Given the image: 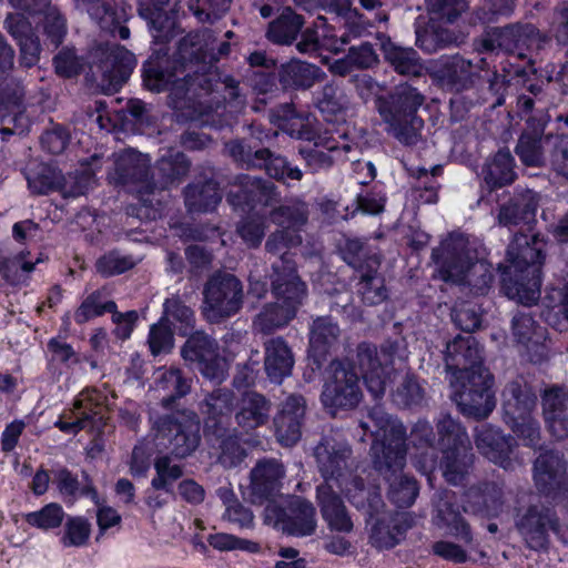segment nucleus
I'll return each instance as SVG.
<instances>
[{
	"label": "nucleus",
	"instance_id": "16",
	"mask_svg": "<svg viewBox=\"0 0 568 568\" xmlns=\"http://www.w3.org/2000/svg\"><path fill=\"white\" fill-rule=\"evenodd\" d=\"M182 356L187 362L197 363L203 376L211 381L221 382L226 375V361L217 356L213 342L202 333L186 341Z\"/></svg>",
	"mask_w": 568,
	"mask_h": 568
},
{
	"label": "nucleus",
	"instance_id": "63",
	"mask_svg": "<svg viewBox=\"0 0 568 568\" xmlns=\"http://www.w3.org/2000/svg\"><path fill=\"white\" fill-rule=\"evenodd\" d=\"M239 233L247 245L256 246L264 236V223L261 220L250 219L240 225Z\"/></svg>",
	"mask_w": 568,
	"mask_h": 568
},
{
	"label": "nucleus",
	"instance_id": "18",
	"mask_svg": "<svg viewBox=\"0 0 568 568\" xmlns=\"http://www.w3.org/2000/svg\"><path fill=\"white\" fill-rule=\"evenodd\" d=\"M287 518L275 505L270 504L265 509V520L275 527L295 536H307L314 532L316 527L315 509L311 503L304 500L295 501Z\"/></svg>",
	"mask_w": 568,
	"mask_h": 568
},
{
	"label": "nucleus",
	"instance_id": "2",
	"mask_svg": "<svg viewBox=\"0 0 568 568\" xmlns=\"http://www.w3.org/2000/svg\"><path fill=\"white\" fill-rule=\"evenodd\" d=\"M446 367L462 412L476 418L488 416L495 406L491 376L481 366L480 348L474 337L458 336L447 344Z\"/></svg>",
	"mask_w": 568,
	"mask_h": 568
},
{
	"label": "nucleus",
	"instance_id": "28",
	"mask_svg": "<svg viewBox=\"0 0 568 568\" xmlns=\"http://www.w3.org/2000/svg\"><path fill=\"white\" fill-rule=\"evenodd\" d=\"M136 64L134 55L123 47H114L104 61V77L111 90L120 87Z\"/></svg>",
	"mask_w": 568,
	"mask_h": 568
},
{
	"label": "nucleus",
	"instance_id": "53",
	"mask_svg": "<svg viewBox=\"0 0 568 568\" xmlns=\"http://www.w3.org/2000/svg\"><path fill=\"white\" fill-rule=\"evenodd\" d=\"M44 32L51 43L58 45L65 34V20L55 8H48L43 20Z\"/></svg>",
	"mask_w": 568,
	"mask_h": 568
},
{
	"label": "nucleus",
	"instance_id": "24",
	"mask_svg": "<svg viewBox=\"0 0 568 568\" xmlns=\"http://www.w3.org/2000/svg\"><path fill=\"white\" fill-rule=\"evenodd\" d=\"M271 219L281 230H276L267 241L270 251H280L283 246H294L301 242L296 231L304 222L303 213L293 214L288 207H281L271 213Z\"/></svg>",
	"mask_w": 568,
	"mask_h": 568
},
{
	"label": "nucleus",
	"instance_id": "59",
	"mask_svg": "<svg viewBox=\"0 0 568 568\" xmlns=\"http://www.w3.org/2000/svg\"><path fill=\"white\" fill-rule=\"evenodd\" d=\"M111 314L112 322L115 325L114 334L122 339L129 338L135 327L139 317L138 313L135 311L121 313L115 308Z\"/></svg>",
	"mask_w": 568,
	"mask_h": 568
},
{
	"label": "nucleus",
	"instance_id": "19",
	"mask_svg": "<svg viewBox=\"0 0 568 568\" xmlns=\"http://www.w3.org/2000/svg\"><path fill=\"white\" fill-rule=\"evenodd\" d=\"M78 8L88 12L90 18L105 32L114 34L123 40L130 37V30L122 23L126 20L123 4L114 0H75Z\"/></svg>",
	"mask_w": 568,
	"mask_h": 568
},
{
	"label": "nucleus",
	"instance_id": "39",
	"mask_svg": "<svg viewBox=\"0 0 568 568\" xmlns=\"http://www.w3.org/2000/svg\"><path fill=\"white\" fill-rule=\"evenodd\" d=\"M155 476L151 486L158 490L172 491L173 483L183 475L181 466L168 456H160L154 462Z\"/></svg>",
	"mask_w": 568,
	"mask_h": 568
},
{
	"label": "nucleus",
	"instance_id": "56",
	"mask_svg": "<svg viewBox=\"0 0 568 568\" xmlns=\"http://www.w3.org/2000/svg\"><path fill=\"white\" fill-rule=\"evenodd\" d=\"M265 169L270 176L278 180H300L302 178L301 170L297 168H291L287 161L282 156H270Z\"/></svg>",
	"mask_w": 568,
	"mask_h": 568
},
{
	"label": "nucleus",
	"instance_id": "38",
	"mask_svg": "<svg viewBox=\"0 0 568 568\" xmlns=\"http://www.w3.org/2000/svg\"><path fill=\"white\" fill-rule=\"evenodd\" d=\"M221 201L216 185L212 182L203 186H190L185 193V202L190 211L206 212L214 209Z\"/></svg>",
	"mask_w": 568,
	"mask_h": 568
},
{
	"label": "nucleus",
	"instance_id": "48",
	"mask_svg": "<svg viewBox=\"0 0 568 568\" xmlns=\"http://www.w3.org/2000/svg\"><path fill=\"white\" fill-rule=\"evenodd\" d=\"M283 467L275 460L260 463L252 470V485L256 489L268 487L283 476Z\"/></svg>",
	"mask_w": 568,
	"mask_h": 568
},
{
	"label": "nucleus",
	"instance_id": "5",
	"mask_svg": "<svg viewBox=\"0 0 568 568\" xmlns=\"http://www.w3.org/2000/svg\"><path fill=\"white\" fill-rule=\"evenodd\" d=\"M280 265H274L273 294L276 300L267 304L254 321L255 329L268 333L280 328L292 321L302 298L305 286L295 274L294 264L283 257Z\"/></svg>",
	"mask_w": 568,
	"mask_h": 568
},
{
	"label": "nucleus",
	"instance_id": "21",
	"mask_svg": "<svg viewBox=\"0 0 568 568\" xmlns=\"http://www.w3.org/2000/svg\"><path fill=\"white\" fill-rule=\"evenodd\" d=\"M517 526L529 547L534 549L545 547L548 531H557L558 528L557 520L549 510L539 511L537 508L529 509L520 517Z\"/></svg>",
	"mask_w": 568,
	"mask_h": 568
},
{
	"label": "nucleus",
	"instance_id": "61",
	"mask_svg": "<svg viewBox=\"0 0 568 568\" xmlns=\"http://www.w3.org/2000/svg\"><path fill=\"white\" fill-rule=\"evenodd\" d=\"M453 320L463 331L471 332L480 326V315L471 307L462 305L454 310Z\"/></svg>",
	"mask_w": 568,
	"mask_h": 568
},
{
	"label": "nucleus",
	"instance_id": "55",
	"mask_svg": "<svg viewBox=\"0 0 568 568\" xmlns=\"http://www.w3.org/2000/svg\"><path fill=\"white\" fill-rule=\"evenodd\" d=\"M314 149L307 151L306 161L310 166L313 169H320L328 166L332 163L331 156L323 151V149L327 151H334L338 149L337 143L335 144L333 141L320 139L318 142H315Z\"/></svg>",
	"mask_w": 568,
	"mask_h": 568
},
{
	"label": "nucleus",
	"instance_id": "37",
	"mask_svg": "<svg viewBox=\"0 0 568 568\" xmlns=\"http://www.w3.org/2000/svg\"><path fill=\"white\" fill-rule=\"evenodd\" d=\"M303 21L290 8L283 10L281 17L271 23L267 36L276 43H290L300 31Z\"/></svg>",
	"mask_w": 568,
	"mask_h": 568
},
{
	"label": "nucleus",
	"instance_id": "10",
	"mask_svg": "<svg viewBox=\"0 0 568 568\" xmlns=\"http://www.w3.org/2000/svg\"><path fill=\"white\" fill-rule=\"evenodd\" d=\"M439 446L444 453L443 475L450 484H458L468 459L469 440L459 424L449 416L438 422Z\"/></svg>",
	"mask_w": 568,
	"mask_h": 568
},
{
	"label": "nucleus",
	"instance_id": "60",
	"mask_svg": "<svg viewBox=\"0 0 568 568\" xmlns=\"http://www.w3.org/2000/svg\"><path fill=\"white\" fill-rule=\"evenodd\" d=\"M57 72L62 77H72L81 70V62L72 50L61 51L54 59Z\"/></svg>",
	"mask_w": 568,
	"mask_h": 568
},
{
	"label": "nucleus",
	"instance_id": "54",
	"mask_svg": "<svg viewBox=\"0 0 568 568\" xmlns=\"http://www.w3.org/2000/svg\"><path fill=\"white\" fill-rule=\"evenodd\" d=\"M473 64L459 57L447 58L444 61L440 77L449 81H459L471 73Z\"/></svg>",
	"mask_w": 568,
	"mask_h": 568
},
{
	"label": "nucleus",
	"instance_id": "40",
	"mask_svg": "<svg viewBox=\"0 0 568 568\" xmlns=\"http://www.w3.org/2000/svg\"><path fill=\"white\" fill-rule=\"evenodd\" d=\"M64 510L61 505L50 503L37 511L24 515L26 521L38 529L49 530L58 528L64 519Z\"/></svg>",
	"mask_w": 568,
	"mask_h": 568
},
{
	"label": "nucleus",
	"instance_id": "43",
	"mask_svg": "<svg viewBox=\"0 0 568 568\" xmlns=\"http://www.w3.org/2000/svg\"><path fill=\"white\" fill-rule=\"evenodd\" d=\"M115 308L116 305L113 301H106L101 292H94L82 302L75 312L74 318L78 323L82 324L105 312L111 313Z\"/></svg>",
	"mask_w": 568,
	"mask_h": 568
},
{
	"label": "nucleus",
	"instance_id": "6",
	"mask_svg": "<svg viewBox=\"0 0 568 568\" xmlns=\"http://www.w3.org/2000/svg\"><path fill=\"white\" fill-rule=\"evenodd\" d=\"M14 52L0 34V132L7 134H23L28 131L30 121L22 106L23 90L19 83L8 80L13 67Z\"/></svg>",
	"mask_w": 568,
	"mask_h": 568
},
{
	"label": "nucleus",
	"instance_id": "57",
	"mask_svg": "<svg viewBox=\"0 0 568 568\" xmlns=\"http://www.w3.org/2000/svg\"><path fill=\"white\" fill-rule=\"evenodd\" d=\"M133 266V261L118 254H109L100 258L97 263L98 271L105 276L120 274Z\"/></svg>",
	"mask_w": 568,
	"mask_h": 568
},
{
	"label": "nucleus",
	"instance_id": "62",
	"mask_svg": "<svg viewBox=\"0 0 568 568\" xmlns=\"http://www.w3.org/2000/svg\"><path fill=\"white\" fill-rule=\"evenodd\" d=\"M345 106V100L342 93L333 85L324 88L323 98L318 100L320 110L325 113H339Z\"/></svg>",
	"mask_w": 568,
	"mask_h": 568
},
{
	"label": "nucleus",
	"instance_id": "34",
	"mask_svg": "<svg viewBox=\"0 0 568 568\" xmlns=\"http://www.w3.org/2000/svg\"><path fill=\"white\" fill-rule=\"evenodd\" d=\"M155 378V390L161 396L164 405H169L175 398L185 395L190 389L187 381L181 376L179 369H159Z\"/></svg>",
	"mask_w": 568,
	"mask_h": 568
},
{
	"label": "nucleus",
	"instance_id": "46",
	"mask_svg": "<svg viewBox=\"0 0 568 568\" xmlns=\"http://www.w3.org/2000/svg\"><path fill=\"white\" fill-rule=\"evenodd\" d=\"M230 0H196L190 3V10L200 22L219 19L229 8Z\"/></svg>",
	"mask_w": 568,
	"mask_h": 568
},
{
	"label": "nucleus",
	"instance_id": "20",
	"mask_svg": "<svg viewBox=\"0 0 568 568\" xmlns=\"http://www.w3.org/2000/svg\"><path fill=\"white\" fill-rule=\"evenodd\" d=\"M358 364L369 393L374 397L383 395L390 381V371L387 368L388 355L385 353L378 355L376 349L368 346L361 347Z\"/></svg>",
	"mask_w": 568,
	"mask_h": 568
},
{
	"label": "nucleus",
	"instance_id": "47",
	"mask_svg": "<svg viewBox=\"0 0 568 568\" xmlns=\"http://www.w3.org/2000/svg\"><path fill=\"white\" fill-rule=\"evenodd\" d=\"M220 496L223 498L226 506L223 518L230 523L237 525L241 528L251 527L253 524V514L241 506L235 500H232V494L227 490H220Z\"/></svg>",
	"mask_w": 568,
	"mask_h": 568
},
{
	"label": "nucleus",
	"instance_id": "3",
	"mask_svg": "<svg viewBox=\"0 0 568 568\" xmlns=\"http://www.w3.org/2000/svg\"><path fill=\"white\" fill-rule=\"evenodd\" d=\"M369 418L375 428L372 429L375 465L381 471L384 468L390 471V476H387L390 499L398 507H408L414 503L418 489L415 480L400 473L405 455L403 426L378 408L371 413Z\"/></svg>",
	"mask_w": 568,
	"mask_h": 568
},
{
	"label": "nucleus",
	"instance_id": "29",
	"mask_svg": "<svg viewBox=\"0 0 568 568\" xmlns=\"http://www.w3.org/2000/svg\"><path fill=\"white\" fill-rule=\"evenodd\" d=\"M513 168L514 159L510 152L508 150H500L487 162L481 171V175L488 186L499 187L515 180Z\"/></svg>",
	"mask_w": 568,
	"mask_h": 568
},
{
	"label": "nucleus",
	"instance_id": "52",
	"mask_svg": "<svg viewBox=\"0 0 568 568\" xmlns=\"http://www.w3.org/2000/svg\"><path fill=\"white\" fill-rule=\"evenodd\" d=\"M358 285V292L367 304H378L386 297L383 281L377 275L364 276Z\"/></svg>",
	"mask_w": 568,
	"mask_h": 568
},
{
	"label": "nucleus",
	"instance_id": "32",
	"mask_svg": "<svg viewBox=\"0 0 568 568\" xmlns=\"http://www.w3.org/2000/svg\"><path fill=\"white\" fill-rule=\"evenodd\" d=\"M268 416V405L257 394H246L240 404L236 420L244 429H253L263 425Z\"/></svg>",
	"mask_w": 568,
	"mask_h": 568
},
{
	"label": "nucleus",
	"instance_id": "44",
	"mask_svg": "<svg viewBox=\"0 0 568 568\" xmlns=\"http://www.w3.org/2000/svg\"><path fill=\"white\" fill-rule=\"evenodd\" d=\"M91 532L89 521L82 517L69 518L64 526L61 542L65 547H81L87 544Z\"/></svg>",
	"mask_w": 568,
	"mask_h": 568
},
{
	"label": "nucleus",
	"instance_id": "41",
	"mask_svg": "<svg viewBox=\"0 0 568 568\" xmlns=\"http://www.w3.org/2000/svg\"><path fill=\"white\" fill-rule=\"evenodd\" d=\"M320 77V70L313 64L303 61H292L284 67L282 79L285 83L298 87H311Z\"/></svg>",
	"mask_w": 568,
	"mask_h": 568
},
{
	"label": "nucleus",
	"instance_id": "31",
	"mask_svg": "<svg viewBox=\"0 0 568 568\" xmlns=\"http://www.w3.org/2000/svg\"><path fill=\"white\" fill-rule=\"evenodd\" d=\"M29 252H20L10 257L0 254V274L12 284L24 282L38 263L43 260L41 256L30 258Z\"/></svg>",
	"mask_w": 568,
	"mask_h": 568
},
{
	"label": "nucleus",
	"instance_id": "11",
	"mask_svg": "<svg viewBox=\"0 0 568 568\" xmlns=\"http://www.w3.org/2000/svg\"><path fill=\"white\" fill-rule=\"evenodd\" d=\"M242 297V286L235 276H213L204 291L203 314L210 322L231 316L241 308Z\"/></svg>",
	"mask_w": 568,
	"mask_h": 568
},
{
	"label": "nucleus",
	"instance_id": "7",
	"mask_svg": "<svg viewBox=\"0 0 568 568\" xmlns=\"http://www.w3.org/2000/svg\"><path fill=\"white\" fill-rule=\"evenodd\" d=\"M422 103V95L408 87L399 88L390 101L379 102L378 110L382 118L394 135L405 144H414L418 139L423 121L415 115V112Z\"/></svg>",
	"mask_w": 568,
	"mask_h": 568
},
{
	"label": "nucleus",
	"instance_id": "13",
	"mask_svg": "<svg viewBox=\"0 0 568 568\" xmlns=\"http://www.w3.org/2000/svg\"><path fill=\"white\" fill-rule=\"evenodd\" d=\"M357 375L351 365L341 362L331 364V376L324 385L322 402L329 408L353 407L361 399Z\"/></svg>",
	"mask_w": 568,
	"mask_h": 568
},
{
	"label": "nucleus",
	"instance_id": "30",
	"mask_svg": "<svg viewBox=\"0 0 568 568\" xmlns=\"http://www.w3.org/2000/svg\"><path fill=\"white\" fill-rule=\"evenodd\" d=\"M339 334L338 326L328 317L314 321L310 337V356L320 364V357L336 342Z\"/></svg>",
	"mask_w": 568,
	"mask_h": 568
},
{
	"label": "nucleus",
	"instance_id": "22",
	"mask_svg": "<svg viewBox=\"0 0 568 568\" xmlns=\"http://www.w3.org/2000/svg\"><path fill=\"white\" fill-rule=\"evenodd\" d=\"M304 416V399L291 396L275 418L276 436L285 446L294 445L301 437V420Z\"/></svg>",
	"mask_w": 568,
	"mask_h": 568
},
{
	"label": "nucleus",
	"instance_id": "64",
	"mask_svg": "<svg viewBox=\"0 0 568 568\" xmlns=\"http://www.w3.org/2000/svg\"><path fill=\"white\" fill-rule=\"evenodd\" d=\"M69 141V135L62 128H55L51 131L45 132L41 138L42 146L50 153H61Z\"/></svg>",
	"mask_w": 568,
	"mask_h": 568
},
{
	"label": "nucleus",
	"instance_id": "36",
	"mask_svg": "<svg viewBox=\"0 0 568 568\" xmlns=\"http://www.w3.org/2000/svg\"><path fill=\"white\" fill-rule=\"evenodd\" d=\"M385 57L400 74L419 75L423 70L417 53L413 49L389 44L385 47Z\"/></svg>",
	"mask_w": 568,
	"mask_h": 568
},
{
	"label": "nucleus",
	"instance_id": "17",
	"mask_svg": "<svg viewBox=\"0 0 568 568\" xmlns=\"http://www.w3.org/2000/svg\"><path fill=\"white\" fill-rule=\"evenodd\" d=\"M442 250L447 252V260L440 265L439 274L444 281L463 282L469 278L471 274L486 273L487 267L480 261H475L470 256V250L463 237L454 240L452 243H443Z\"/></svg>",
	"mask_w": 568,
	"mask_h": 568
},
{
	"label": "nucleus",
	"instance_id": "14",
	"mask_svg": "<svg viewBox=\"0 0 568 568\" xmlns=\"http://www.w3.org/2000/svg\"><path fill=\"white\" fill-rule=\"evenodd\" d=\"M103 409V395L95 389H85L75 398L73 407L64 412L54 425L63 433L77 434L102 422Z\"/></svg>",
	"mask_w": 568,
	"mask_h": 568
},
{
	"label": "nucleus",
	"instance_id": "27",
	"mask_svg": "<svg viewBox=\"0 0 568 568\" xmlns=\"http://www.w3.org/2000/svg\"><path fill=\"white\" fill-rule=\"evenodd\" d=\"M566 465L562 458L554 453L540 455L535 463L536 485L542 491H549L565 479Z\"/></svg>",
	"mask_w": 568,
	"mask_h": 568
},
{
	"label": "nucleus",
	"instance_id": "25",
	"mask_svg": "<svg viewBox=\"0 0 568 568\" xmlns=\"http://www.w3.org/2000/svg\"><path fill=\"white\" fill-rule=\"evenodd\" d=\"M264 367L267 376L277 383L288 376L294 365L292 349L283 338L268 339L265 345Z\"/></svg>",
	"mask_w": 568,
	"mask_h": 568
},
{
	"label": "nucleus",
	"instance_id": "49",
	"mask_svg": "<svg viewBox=\"0 0 568 568\" xmlns=\"http://www.w3.org/2000/svg\"><path fill=\"white\" fill-rule=\"evenodd\" d=\"M149 345L152 354L168 352L173 347V334L166 318H161L150 329Z\"/></svg>",
	"mask_w": 568,
	"mask_h": 568
},
{
	"label": "nucleus",
	"instance_id": "51",
	"mask_svg": "<svg viewBox=\"0 0 568 568\" xmlns=\"http://www.w3.org/2000/svg\"><path fill=\"white\" fill-rule=\"evenodd\" d=\"M162 318H166L168 323H170V318L179 321L181 323L179 329L183 335H186L193 327V312L175 298L166 300L164 303V316Z\"/></svg>",
	"mask_w": 568,
	"mask_h": 568
},
{
	"label": "nucleus",
	"instance_id": "58",
	"mask_svg": "<svg viewBox=\"0 0 568 568\" xmlns=\"http://www.w3.org/2000/svg\"><path fill=\"white\" fill-rule=\"evenodd\" d=\"M516 152L526 165L539 166L542 164L539 144L536 140H532L529 136L520 138Z\"/></svg>",
	"mask_w": 568,
	"mask_h": 568
},
{
	"label": "nucleus",
	"instance_id": "23",
	"mask_svg": "<svg viewBox=\"0 0 568 568\" xmlns=\"http://www.w3.org/2000/svg\"><path fill=\"white\" fill-rule=\"evenodd\" d=\"M545 419L557 438L568 435V395L561 388L547 389L542 396Z\"/></svg>",
	"mask_w": 568,
	"mask_h": 568
},
{
	"label": "nucleus",
	"instance_id": "4",
	"mask_svg": "<svg viewBox=\"0 0 568 568\" xmlns=\"http://www.w3.org/2000/svg\"><path fill=\"white\" fill-rule=\"evenodd\" d=\"M542 241L537 235H516L507 250L509 273L520 281L505 284L510 298L524 305L535 304L540 296V264L542 258Z\"/></svg>",
	"mask_w": 568,
	"mask_h": 568
},
{
	"label": "nucleus",
	"instance_id": "50",
	"mask_svg": "<svg viewBox=\"0 0 568 568\" xmlns=\"http://www.w3.org/2000/svg\"><path fill=\"white\" fill-rule=\"evenodd\" d=\"M207 541L210 546L220 551L245 550L255 552L258 549L255 542L224 532L211 535Z\"/></svg>",
	"mask_w": 568,
	"mask_h": 568
},
{
	"label": "nucleus",
	"instance_id": "9",
	"mask_svg": "<svg viewBox=\"0 0 568 568\" xmlns=\"http://www.w3.org/2000/svg\"><path fill=\"white\" fill-rule=\"evenodd\" d=\"M503 396L506 423L514 433L527 440V445L534 444L539 434L530 416L536 405L535 395L526 386L514 382L505 388Z\"/></svg>",
	"mask_w": 568,
	"mask_h": 568
},
{
	"label": "nucleus",
	"instance_id": "8",
	"mask_svg": "<svg viewBox=\"0 0 568 568\" xmlns=\"http://www.w3.org/2000/svg\"><path fill=\"white\" fill-rule=\"evenodd\" d=\"M429 12V24L425 30H416L417 44L427 52L436 51L439 48L457 44L464 37L453 36L452 32L439 26L446 20L453 22L466 8V0H426Z\"/></svg>",
	"mask_w": 568,
	"mask_h": 568
},
{
	"label": "nucleus",
	"instance_id": "26",
	"mask_svg": "<svg viewBox=\"0 0 568 568\" xmlns=\"http://www.w3.org/2000/svg\"><path fill=\"white\" fill-rule=\"evenodd\" d=\"M6 29L18 41L21 60L27 67L36 64L39 59L40 45L34 38L30 22L21 14H9Z\"/></svg>",
	"mask_w": 568,
	"mask_h": 568
},
{
	"label": "nucleus",
	"instance_id": "33",
	"mask_svg": "<svg viewBox=\"0 0 568 568\" xmlns=\"http://www.w3.org/2000/svg\"><path fill=\"white\" fill-rule=\"evenodd\" d=\"M477 448L490 460L507 468L505 455L510 446L508 440L503 437L497 429L491 427H483L476 435Z\"/></svg>",
	"mask_w": 568,
	"mask_h": 568
},
{
	"label": "nucleus",
	"instance_id": "35",
	"mask_svg": "<svg viewBox=\"0 0 568 568\" xmlns=\"http://www.w3.org/2000/svg\"><path fill=\"white\" fill-rule=\"evenodd\" d=\"M169 0H150L148 2H140L139 13L149 21L150 27L155 31L153 37L158 40H166L168 31L173 26L171 19L164 11Z\"/></svg>",
	"mask_w": 568,
	"mask_h": 568
},
{
	"label": "nucleus",
	"instance_id": "45",
	"mask_svg": "<svg viewBox=\"0 0 568 568\" xmlns=\"http://www.w3.org/2000/svg\"><path fill=\"white\" fill-rule=\"evenodd\" d=\"M277 125L282 131L286 132L291 136L308 139V118L296 114V112L290 106H285L283 109V115H280V122Z\"/></svg>",
	"mask_w": 568,
	"mask_h": 568
},
{
	"label": "nucleus",
	"instance_id": "12",
	"mask_svg": "<svg viewBox=\"0 0 568 568\" xmlns=\"http://www.w3.org/2000/svg\"><path fill=\"white\" fill-rule=\"evenodd\" d=\"M156 439L179 458L192 454L200 442V423L192 413L180 414L176 418L164 419L158 430Z\"/></svg>",
	"mask_w": 568,
	"mask_h": 568
},
{
	"label": "nucleus",
	"instance_id": "1",
	"mask_svg": "<svg viewBox=\"0 0 568 568\" xmlns=\"http://www.w3.org/2000/svg\"><path fill=\"white\" fill-rule=\"evenodd\" d=\"M349 450L342 444L325 442L315 448V457L325 483L317 488V500L322 516L331 529L348 532L353 521L335 488L357 508L366 509L371 516L382 505L375 486H365L364 478L346 469Z\"/></svg>",
	"mask_w": 568,
	"mask_h": 568
},
{
	"label": "nucleus",
	"instance_id": "15",
	"mask_svg": "<svg viewBox=\"0 0 568 568\" xmlns=\"http://www.w3.org/2000/svg\"><path fill=\"white\" fill-rule=\"evenodd\" d=\"M27 180L30 190L37 194H47L59 190L64 197H77L85 193L91 183V175L61 178L60 172L49 165H40L38 171H29Z\"/></svg>",
	"mask_w": 568,
	"mask_h": 568
},
{
	"label": "nucleus",
	"instance_id": "42",
	"mask_svg": "<svg viewBox=\"0 0 568 568\" xmlns=\"http://www.w3.org/2000/svg\"><path fill=\"white\" fill-rule=\"evenodd\" d=\"M523 29L520 27H507L505 29H495L487 33L483 40L485 50L504 49L513 50L521 41Z\"/></svg>",
	"mask_w": 568,
	"mask_h": 568
}]
</instances>
